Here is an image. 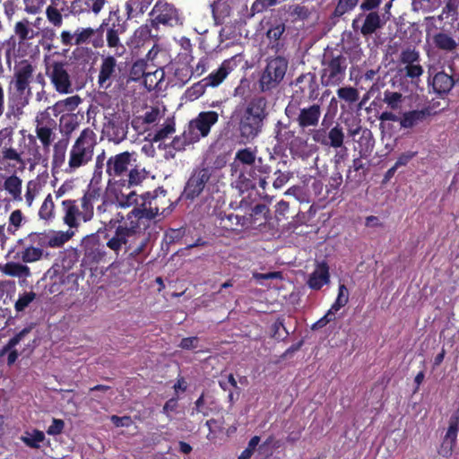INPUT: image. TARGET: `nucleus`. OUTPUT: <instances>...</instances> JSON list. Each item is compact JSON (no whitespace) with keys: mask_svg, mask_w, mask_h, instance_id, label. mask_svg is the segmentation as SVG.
Segmentation results:
<instances>
[{"mask_svg":"<svg viewBox=\"0 0 459 459\" xmlns=\"http://www.w3.org/2000/svg\"><path fill=\"white\" fill-rule=\"evenodd\" d=\"M100 198L97 189L88 190L79 200L65 199L61 202L63 221L70 229L78 228L81 221L88 222L94 215V206Z\"/></svg>","mask_w":459,"mask_h":459,"instance_id":"nucleus-4","label":"nucleus"},{"mask_svg":"<svg viewBox=\"0 0 459 459\" xmlns=\"http://www.w3.org/2000/svg\"><path fill=\"white\" fill-rule=\"evenodd\" d=\"M420 62V53L414 48H407L400 54V63L403 65H413Z\"/></svg>","mask_w":459,"mask_h":459,"instance_id":"nucleus-54","label":"nucleus"},{"mask_svg":"<svg viewBox=\"0 0 459 459\" xmlns=\"http://www.w3.org/2000/svg\"><path fill=\"white\" fill-rule=\"evenodd\" d=\"M188 138H189V135L187 134V129H186L184 131V133L182 134V135L176 136L173 139V141L171 143V146L176 151H182L185 149V147L186 145L193 143H196L195 141H190Z\"/></svg>","mask_w":459,"mask_h":459,"instance_id":"nucleus-62","label":"nucleus"},{"mask_svg":"<svg viewBox=\"0 0 459 459\" xmlns=\"http://www.w3.org/2000/svg\"><path fill=\"white\" fill-rule=\"evenodd\" d=\"M295 85L299 86L302 92L308 91V100H315L318 96V84L314 73H306L298 76Z\"/></svg>","mask_w":459,"mask_h":459,"instance_id":"nucleus-28","label":"nucleus"},{"mask_svg":"<svg viewBox=\"0 0 459 459\" xmlns=\"http://www.w3.org/2000/svg\"><path fill=\"white\" fill-rule=\"evenodd\" d=\"M150 15L152 25L162 24L174 27L181 24L178 10L172 4L163 0H158Z\"/></svg>","mask_w":459,"mask_h":459,"instance_id":"nucleus-14","label":"nucleus"},{"mask_svg":"<svg viewBox=\"0 0 459 459\" xmlns=\"http://www.w3.org/2000/svg\"><path fill=\"white\" fill-rule=\"evenodd\" d=\"M175 122L171 118H168L161 128L157 130L153 135L151 134L149 136L152 137V141L154 143L160 142L168 138L170 134L175 133Z\"/></svg>","mask_w":459,"mask_h":459,"instance_id":"nucleus-48","label":"nucleus"},{"mask_svg":"<svg viewBox=\"0 0 459 459\" xmlns=\"http://www.w3.org/2000/svg\"><path fill=\"white\" fill-rule=\"evenodd\" d=\"M0 136L7 138L1 150L2 159L13 168L23 171L27 167L32 171L39 164H47L48 157L41 152L36 137L22 129L13 134V128H4Z\"/></svg>","mask_w":459,"mask_h":459,"instance_id":"nucleus-1","label":"nucleus"},{"mask_svg":"<svg viewBox=\"0 0 459 459\" xmlns=\"http://www.w3.org/2000/svg\"><path fill=\"white\" fill-rule=\"evenodd\" d=\"M28 104V98L22 93L14 92L8 97L6 117L19 121L23 115V109Z\"/></svg>","mask_w":459,"mask_h":459,"instance_id":"nucleus-27","label":"nucleus"},{"mask_svg":"<svg viewBox=\"0 0 459 459\" xmlns=\"http://www.w3.org/2000/svg\"><path fill=\"white\" fill-rule=\"evenodd\" d=\"M289 68V60L282 56H269L260 73L258 87L263 93H272L283 82Z\"/></svg>","mask_w":459,"mask_h":459,"instance_id":"nucleus-8","label":"nucleus"},{"mask_svg":"<svg viewBox=\"0 0 459 459\" xmlns=\"http://www.w3.org/2000/svg\"><path fill=\"white\" fill-rule=\"evenodd\" d=\"M337 96L348 103H354L359 100V91L353 87H342L337 90Z\"/></svg>","mask_w":459,"mask_h":459,"instance_id":"nucleus-56","label":"nucleus"},{"mask_svg":"<svg viewBox=\"0 0 459 459\" xmlns=\"http://www.w3.org/2000/svg\"><path fill=\"white\" fill-rule=\"evenodd\" d=\"M163 113L158 107H152L146 110L143 115L137 117L132 121L134 127H137L139 124L151 125L160 121Z\"/></svg>","mask_w":459,"mask_h":459,"instance_id":"nucleus-40","label":"nucleus"},{"mask_svg":"<svg viewBox=\"0 0 459 459\" xmlns=\"http://www.w3.org/2000/svg\"><path fill=\"white\" fill-rule=\"evenodd\" d=\"M30 332V327L23 328L18 333H16L13 338H11L7 343L2 348L0 351V356L7 354V365L12 366L15 363L19 357V353L15 349L16 345H18L22 341L25 339L28 333Z\"/></svg>","mask_w":459,"mask_h":459,"instance_id":"nucleus-26","label":"nucleus"},{"mask_svg":"<svg viewBox=\"0 0 459 459\" xmlns=\"http://www.w3.org/2000/svg\"><path fill=\"white\" fill-rule=\"evenodd\" d=\"M0 271L7 276L16 277L19 279H26L31 275L29 266L15 262H8L0 265Z\"/></svg>","mask_w":459,"mask_h":459,"instance_id":"nucleus-33","label":"nucleus"},{"mask_svg":"<svg viewBox=\"0 0 459 459\" xmlns=\"http://www.w3.org/2000/svg\"><path fill=\"white\" fill-rule=\"evenodd\" d=\"M40 185L37 180H30L26 184L24 195L25 203L28 207H31L37 195L39 194Z\"/></svg>","mask_w":459,"mask_h":459,"instance_id":"nucleus-51","label":"nucleus"},{"mask_svg":"<svg viewBox=\"0 0 459 459\" xmlns=\"http://www.w3.org/2000/svg\"><path fill=\"white\" fill-rule=\"evenodd\" d=\"M14 33L18 37L20 43L32 39L37 36V32L30 28V22L27 19H23L15 23Z\"/></svg>","mask_w":459,"mask_h":459,"instance_id":"nucleus-43","label":"nucleus"},{"mask_svg":"<svg viewBox=\"0 0 459 459\" xmlns=\"http://www.w3.org/2000/svg\"><path fill=\"white\" fill-rule=\"evenodd\" d=\"M423 73L424 69L420 65V62L413 65H404L398 70V74L400 76H405L411 79V82L413 83H418Z\"/></svg>","mask_w":459,"mask_h":459,"instance_id":"nucleus-46","label":"nucleus"},{"mask_svg":"<svg viewBox=\"0 0 459 459\" xmlns=\"http://www.w3.org/2000/svg\"><path fill=\"white\" fill-rule=\"evenodd\" d=\"M232 70V61L230 59L224 60L217 70L212 72L207 77L204 78V82L209 87H217L224 81Z\"/></svg>","mask_w":459,"mask_h":459,"instance_id":"nucleus-30","label":"nucleus"},{"mask_svg":"<svg viewBox=\"0 0 459 459\" xmlns=\"http://www.w3.org/2000/svg\"><path fill=\"white\" fill-rule=\"evenodd\" d=\"M112 22L106 31L107 45L113 49L115 56H121L126 52V47L120 40V35L126 30V24L118 14V12H111L107 22Z\"/></svg>","mask_w":459,"mask_h":459,"instance_id":"nucleus-11","label":"nucleus"},{"mask_svg":"<svg viewBox=\"0 0 459 459\" xmlns=\"http://www.w3.org/2000/svg\"><path fill=\"white\" fill-rule=\"evenodd\" d=\"M388 18L379 14L378 12H368L367 14L359 13L352 21V29L359 31L363 36L368 37L382 29Z\"/></svg>","mask_w":459,"mask_h":459,"instance_id":"nucleus-15","label":"nucleus"},{"mask_svg":"<svg viewBox=\"0 0 459 459\" xmlns=\"http://www.w3.org/2000/svg\"><path fill=\"white\" fill-rule=\"evenodd\" d=\"M344 132L340 125H335L327 132V145L326 147H332L338 149L343 146L344 143Z\"/></svg>","mask_w":459,"mask_h":459,"instance_id":"nucleus-44","label":"nucleus"},{"mask_svg":"<svg viewBox=\"0 0 459 459\" xmlns=\"http://www.w3.org/2000/svg\"><path fill=\"white\" fill-rule=\"evenodd\" d=\"M68 144L66 138H61L54 143L51 160L53 169H61L65 165Z\"/></svg>","mask_w":459,"mask_h":459,"instance_id":"nucleus-32","label":"nucleus"},{"mask_svg":"<svg viewBox=\"0 0 459 459\" xmlns=\"http://www.w3.org/2000/svg\"><path fill=\"white\" fill-rule=\"evenodd\" d=\"M212 177V169L209 168H196L186 183L183 196L186 199L194 200L204 191L206 184Z\"/></svg>","mask_w":459,"mask_h":459,"instance_id":"nucleus-17","label":"nucleus"},{"mask_svg":"<svg viewBox=\"0 0 459 459\" xmlns=\"http://www.w3.org/2000/svg\"><path fill=\"white\" fill-rule=\"evenodd\" d=\"M126 177H127L126 181L129 186H137L146 178V171L144 169L133 166L130 168Z\"/></svg>","mask_w":459,"mask_h":459,"instance_id":"nucleus-52","label":"nucleus"},{"mask_svg":"<svg viewBox=\"0 0 459 459\" xmlns=\"http://www.w3.org/2000/svg\"><path fill=\"white\" fill-rule=\"evenodd\" d=\"M152 1L153 0H127L125 4L126 19L130 20L143 14Z\"/></svg>","mask_w":459,"mask_h":459,"instance_id":"nucleus-38","label":"nucleus"},{"mask_svg":"<svg viewBox=\"0 0 459 459\" xmlns=\"http://www.w3.org/2000/svg\"><path fill=\"white\" fill-rule=\"evenodd\" d=\"M21 440L29 447L39 448L40 443L45 440V434L38 429H34L31 432L26 431L21 437Z\"/></svg>","mask_w":459,"mask_h":459,"instance_id":"nucleus-47","label":"nucleus"},{"mask_svg":"<svg viewBox=\"0 0 459 459\" xmlns=\"http://www.w3.org/2000/svg\"><path fill=\"white\" fill-rule=\"evenodd\" d=\"M143 202V208H134L126 215V221L124 225H118L112 236L108 233L105 238H108L107 247L118 255L122 249L130 250L137 237L141 234V225L143 229L148 227V222L158 215V208L152 206V202Z\"/></svg>","mask_w":459,"mask_h":459,"instance_id":"nucleus-2","label":"nucleus"},{"mask_svg":"<svg viewBox=\"0 0 459 459\" xmlns=\"http://www.w3.org/2000/svg\"><path fill=\"white\" fill-rule=\"evenodd\" d=\"M38 232H31L17 241L22 249L18 253L23 263H35L43 257L44 246L36 243Z\"/></svg>","mask_w":459,"mask_h":459,"instance_id":"nucleus-21","label":"nucleus"},{"mask_svg":"<svg viewBox=\"0 0 459 459\" xmlns=\"http://www.w3.org/2000/svg\"><path fill=\"white\" fill-rule=\"evenodd\" d=\"M96 143L95 133L90 128L83 129L69 151L68 163L64 171L73 174L87 165L92 160Z\"/></svg>","mask_w":459,"mask_h":459,"instance_id":"nucleus-6","label":"nucleus"},{"mask_svg":"<svg viewBox=\"0 0 459 459\" xmlns=\"http://www.w3.org/2000/svg\"><path fill=\"white\" fill-rule=\"evenodd\" d=\"M22 180L15 174L7 177L4 182V190L12 196L13 200L16 202L22 201Z\"/></svg>","mask_w":459,"mask_h":459,"instance_id":"nucleus-37","label":"nucleus"},{"mask_svg":"<svg viewBox=\"0 0 459 459\" xmlns=\"http://www.w3.org/2000/svg\"><path fill=\"white\" fill-rule=\"evenodd\" d=\"M442 13L446 17L452 16L456 20L459 13V0H446Z\"/></svg>","mask_w":459,"mask_h":459,"instance_id":"nucleus-61","label":"nucleus"},{"mask_svg":"<svg viewBox=\"0 0 459 459\" xmlns=\"http://www.w3.org/2000/svg\"><path fill=\"white\" fill-rule=\"evenodd\" d=\"M109 23L107 22L106 20L102 22L100 26L98 29H92V28H78L75 30V41L74 42V45H82L85 43H89L92 37L104 30L105 26H108Z\"/></svg>","mask_w":459,"mask_h":459,"instance_id":"nucleus-39","label":"nucleus"},{"mask_svg":"<svg viewBox=\"0 0 459 459\" xmlns=\"http://www.w3.org/2000/svg\"><path fill=\"white\" fill-rule=\"evenodd\" d=\"M219 115L215 111H203L188 123L187 134L190 141L198 142L206 137L213 125L218 122Z\"/></svg>","mask_w":459,"mask_h":459,"instance_id":"nucleus-12","label":"nucleus"},{"mask_svg":"<svg viewBox=\"0 0 459 459\" xmlns=\"http://www.w3.org/2000/svg\"><path fill=\"white\" fill-rule=\"evenodd\" d=\"M16 292V284L13 281L4 280L0 281V301L4 305L13 304Z\"/></svg>","mask_w":459,"mask_h":459,"instance_id":"nucleus-41","label":"nucleus"},{"mask_svg":"<svg viewBox=\"0 0 459 459\" xmlns=\"http://www.w3.org/2000/svg\"><path fill=\"white\" fill-rule=\"evenodd\" d=\"M33 72V66L26 60L21 62L16 67L14 73V87L17 93L24 94L25 90L29 88Z\"/></svg>","mask_w":459,"mask_h":459,"instance_id":"nucleus-25","label":"nucleus"},{"mask_svg":"<svg viewBox=\"0 0 459 459\" xmlns=\"http://www.w3.org/2000/svg\"><path fill=\"white\" fill-rule=\"evenodd\" d=\"M102 132L108 141L120 143L127 135L128 125L120 114L110 113L105 116Z\"/></svg>","mask_w":459,"mask_h":459,"instance_id":"nucleus-16","label":"nucleus"},{"mask_svg":"<svg viewBox=\"0 0 459 459\" xmlns=\"http://www.w3.org/2000/svg\"><path fill=\"white\" fill-rule=\"evenodd\" d=\"M56 216V206L54 204L53 196L48 194L41 204L39 210V217L40 220L51 221Z\"/></svg>","mask_w":459,"mask_h":459,"instance_id":"nucleus-45","label":"nucleus"},{"mask_svg":"<svg viewBox=\"0 0 459 459\" xmlns=\"http://www.w3.org/2000/svg\"><path fill=\"white\" fill-rule=\"evenodd\" d=\"M50 4L47 6L45 13L48 22L54 27L60 28L64 23V16L67 14L65 11H68L71 14H78L81 11L77 8L81 0H73L71 4L68 6L63 5L62 1L59 0H49Z\"/></svg>","mask_w":459,"mask_h":459,"instance_id":"nucleus-19","label":"nucleus"},{"mask_svg":"<svg viewBox=\"0 0 459 459\" xmlns=\"http://www.w3.org/2000/svg\"><path fill=\"white\" fill-rule=\"evenodd\" d=\"M302 96L292 95L285 108V115L295 122L302 131L316 128L322 117L321 104L313 103L302 106Z\"/></svg>","mask_w":459,"mask_h":459,"instance_id":"nucleus-5","label":"nucleus"},{"mask_svg":"<svg viewBox=\"0 0 459 459\" xmlns=\"http://www.w3.org/2000/svg\"><path fill=\"white\" fill-rule=\"evenodd\" d=\"M37 297V294L32 290L20 292L18 299L13 302L16 314L22 315L30 309L35 303Z\"/></svg>","mask_w":459,"mask_h":459,"instance_id":"nucleus-35","label":"nucleus"},{"mask_svg":"<svg viewBox=\"0 0 459 459\" xmlns=\"http://www.w3.org/2000/svg\"><path fill=\"white\" fill-rule=\"evenodd\" d=\"M63 138L70 139L71 134L76 129L78 124L72 117H62L61 118Z\"/></svg>","mask_w":459,"mask_h":459,"instance_id":"nucleus-59","label":"nucleus"},{"mask_svg":"<svg viewBox=\"0 0 459 459\" xmlns=\"http://www.w3.org/2000/svg\"><path fill=\"white\" fill-rule=\"evenodd\" d=\"M221 220L225 227L230 228L231 230L244 228L249 224V218H247V216L234 213H224L221 216Z\"/></svg>","mask_w":459,"mask_h":459,"instance_id":"nucleus-42","label":"nucleus"},{"mask_svg":"<svg viewBox=\"0 0 459 459\" xmlns=\"http://www.w3.org/2000/svg\"><path fill=\"white\" fill-rule=\"evenodd\" d=\"M403 100L402 93L396 91H385L383 101L391 108L398 109Z\"/></svg>","mask_w":459,"mask_h":459,"instance_id":"nucleus-53","label":"nucleus"},{"mask_svg":"<svg viewBox=\"0 0 459 459\" xmlns=\"http://www.w3.org/2000/svg\"><path fill=\"white\" fill-rule=\"evenodd\" d=\"M432 42L438 50L454 54L459 48V35L456 32L440 30L432 36Z\"/></svg>","mask_w":459,"mask_h":459,"instance_id":"nucleus-23","label":"nucleus"},{"mask_svg":"<svg viewBox=\"0 0 459 459\" xmlns=\"http://www.w3.org/2000/svg\"><path fill=\"white\" fill-rule=\"evenodd\" d=\"M255 152L251 148L240 149L235 154V161L247 166H253L255 162Z\"/></svg>","mask_w":459,"mask_h":459,"instance_id":"nucleus-49","label":"nucleus"},{"mask_svg":"<svg viewBox=\"0 0 459 459\" xmlns=\"http://www.w3.org/2000/svg\"><path fill=\"white\" fill-rule=\"evenodd\" d=\"M281 0H255L251 6V14L255 15L266 10L268 7L279 4Z\"/></svg>","mask_w":459,"mask_h":459,"instance_id":"nucleus-60","label":"nucleus"},{"mask_svg":"<svg viewBox=\"0 0 459 459\" xmlns=\"http://www.w3.org/2000/svg\"><path fill=\"white\" fill-rule=\"evenodd\" d=\"M329 282V268L326 264H319L311 273L307 284L311 289L319 290Z\"/></svg>","mask_w":459,"mask_h":459,"instance_id":"nucleus-31","label":"nucleus"},{"mask_svg":"<svg viewBox=\"0 0 459 459\" xmlns=\"http://www.w3.org/2000/svg\"><path fill=\"white\" fill-rule=\"evenodd\" d=\"M349 300V292L345 285L341 284L338 290V296L335 302L332 305L331 310L336 313L341 307H344Z\"/></svg>","mask_w":459,"mask_h":459,"instance_id":"nucleus-57","label":"nucleus"},{"mask_svg":"<svg viewBox=\"0 0 459 459\" xmlns=\"http://www.w3.org/2000/svg\"><path fill=\"white\" fill-rule=\"evenodd\" d=\"M67 66L68 64L64 61H53L46 65V75L56 91L60 94H70L74 91L73 80Z\"/></svg>","mask_w":459,"mask_h":459,"instance_id":"nucleus-10","label":"nucleus"},{"mask_svg":"<svg viewBox=\"0 0 459 459\" xmlns=\"http://www.w3.org/2000/svg\"><path fill=\"white\" fill-rule=\"evenodd\" d=\"M212 13L216 23H219L230 14V8L225 3L218 1L212 4Z\"/></svg>","mask_w":459,"mask_h":459,"instance_id":"nucleus-58","label":"nucleus"},{"mask_svg":"<svg viewBox=\"0 0 459 459\" xmlns=\"http://www.w3.org/2000/svg\"><path fill=\"white\" fill-rule=\"evenodd\" d=\"M311 132L312 140L323 146L327 145V130L325 128H314L309 130Z\"/></svg>","mask_w":459,"mask_h":459,"instance_id":"nucleus-64","label":"nucleus"},{"mask_svg":"<svg viewBox=\"0 0 459 459\" xmlns=\"http://www.w3.org/2000/svg\"><path fill=\"white\" fill-rule=\"evenodd\" d=\"M320 81L323 86L340 85L345 79L348 58L343 54L326 50L321 59Z\"/></svg>","mask_w":459,"mask_h":459,"instance_id":"nucleus-7","label":"nucleus"},{"mask_svg":"<svg viewBox=\"0 0 459 459\" xmlns=\"http://www.w3.org/2000/svg\"><path fill=\"white\" fill-rule=\"evenodd\" d=\"M455 63L448 66L451 74H448L444 71L433 74L432 67L428 70L429 78L428 83L431 85L434 92L437 94H446L448 93L456 82L459 81V75L455 72Z\"/></svg>","mask_w":459,"mask_h":459,"instance_id":"nucleus-18","label":"nucleus"},{"mask_svg":"<svg viewBox=\"0 0 459 459\" xmlns=\"http://www.w3.org/2000/svg\"><path fill=\"white\" fill-rule=\"evenodd\" d=\"M429 115V111L428 109L405 112L400 119V126L403 128H411L423 122Z\"/></svg>","mask_w":459,"mask_h":459,"instance_id":"nucleus-34","label":"nucleus"},{"mask_svg":"<svg viewBox=\"0 0 459 459\" xmlns=\"http://www.w3.org/2000/svg\"><path fill=\"white\" fill-rule=\"evenodd\" d=\"M289 14L292 21H306L311 15V11L305 5L292 4L289 7Z\"/></svg>","mask_w":459,"mask_h":459,"instance_id":"nucleus-50","label":"nucleus"},{"mask_svg":"<svg viewBox=\"0 0 459 459\" xmlns=\"http://www.w3.org/2000/svg\"><path fill=\"white\" fill-rule=\"evenodd\" d=\"M84 256L92 263L104 261L107 255L105 246L95 238L87 239L84 244Z\"/></svg>","mask_w":459,"mask_h":459,"instance_id":"nucleus-29","label":"nucleus"},{"mask_svg":"<svg viewBox=\"0 0 459 459\" xmlns=\"http://www.w3.org/2000/svg\"><path fill=\"white\" fill-rule=\"evenodd\" d=\"M49 109L50 108L48 107L45 110L39 112L34 119V136L36 137V141L39 140L41 143V150L44 151L43 154L47 157L49 148L56 139L57 127L56 120L51 117Z\"/></svg>","mask_w":459,"mask_h":459,"instance_id":"nucleus-9","label":"nucleus"},{"mask_svg":"<svg viewBox=\"0 0 459 459\" xmlns=\"http://www.w3.org/2000/svg\"><path fill=\"white\" fill-rule=\"evenodd\" d=\"M269 116L268 100L264 96H255L246 105L238 121L239 136L246 142L255 140L263 132Z\"/></svg>","mask_w":459,"mask_h":459,"instance_id":"nucleus-3","label":"nucleus"},{"mask_svg":"<svg viewBox=\"0 0 459 459\" xmlns=\"http://www.w3.org/2000/svg\"><path fill=\"white\" fill-rule=\"evenodd\" d=\"M159 194H161L163 197L166 195V191L160 187L155 189L152 193L146 192L141 195H137L134 191H131L128 194H121L120 196L117 197V205L121 208H127L134 205V208H143L142 205L143 203H151L152 206H156L158 208V212H160V204H159ZM149 207V204H146V208Z\"/></svg>","mask_w":459,"mask_h":459,"instance_id":"nucleus-13","label":"nucleus"},{"mask_svg":"<svg viewBox=\"0 0 459 459\" xmlns=\"http://www.w3.org/2000/svg\"><path fill=\"white\" fill-rule=\"evenodd\" d=\"M117 64L114 56L103 57L100 66L98 84L100 89L108 90L117 76Z\"/></svg>","mask_w":459,"mask_h":459,"instance_id":"nucleus-22","label":"nucleus"},{"mask_svg":"<svg viewBox=\"0 0 459 459\" xmlns=\"http://www.w3.org/2000/svg\"><path fill=\"white\" fill-rule=\"evenodd\" d=\"M274 138L280 144H287L295 137V131L290 129V123L277 121L273 129Z\"/></svg>","mask_w":459,"mask_h":459,"instance_id":"nucleus-36","label":"nucleus"},{"mask_svg":"<svg viewBox=\"0 0 459 459\" xmlns=\"http://www.w3.org/2000/svg\"><path fill=\"white\" fill-rule=\"evenodd\" d=\"M81 103V98L77 95L66 98L56 104V108L65 107L67 111L74 110Z\"/></svg>","mask_w":459,"mask_h":459,"instance_id":"nucleus-63","label":"nucleus"},{"mask_svg":"<svg viewBox=\"0 0 459 459\" xmlns=\"http://www.w3.org/2000/svg\"><path fill=\"white\" fill-rule=\"evenodd\" d=\"M133 153L124 152L108 159L106 164V172L111 179L122 178L126 177L130 168L133 167Z\"/></svg>","mask_w":459,"mask_h":459,"instance_id":"nucleus-20","label":"nucleus"},{"mask_svg":"<svg viewBox=\"0 0 459 459\" xmlns=\"http://www.w3.org/2000/svg\"><path fill=\"white\" fill-rule=\"evenodd\" d=\"M359 0H339L333 13V17H341L352 11L358 4Z\"/></svg>","mask_w":459,"mask_h":459,"instance_id":"nucleus-55","label":"nucleus"},{"mask_svg":"<svg viewBox=\"0 0 459 459\" xmlns=\"http://www.w3.org/2000/svg\"><path fill=\"white\" fill-rule=\"evenodd\" d=\"M74 231H50L38 232L36 243L44 246V247H60L74 236Z\"/></svg>","mask_w":459,"mask_h":459,"instance_id":"nucleus-24","label":"nucleus"}]
</instances>
